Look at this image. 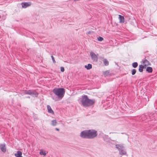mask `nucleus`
I'll use <instances>...</instances> for the list:
<instances>
[{
    "label": "nucleus",
    "mask_w": 157,
    "mask_h": 157,
    "mask_svg": "<svg viewBox=\"0 0 157 157\" xmlns=\"http://www.w3.org/2000/svg\"><path fill=\"white\" fill-rule=\"evenodd\" d=\"M40 154L41 155H44V156H45L46 155V154L45 152H44L43 151H41L40 152Z\"/></svg>",
    "instance_id": "nucleus-22"
},
{
    "label": "nucleus",
    "mask_w": 157,
    "mask_h": 157,
    "mask_svg": "<svg viewBox=\"0 0 157 157\" xmlns=\"http://www.w3.org/2000/svg\"><path fill=\"white\" fill-rule=\"evenodd\" d=\"M136 70L135 69H133L131 70V73L132 74V75H134L136 72Z\"/></svg>",
    "instance_id": "nucleus-21"
},
{
    "label": "nucleus",
    "mask_w": 157,
    "mask_h": 157,
    "mask_svg": "<svg viewBox=\"0 0 157 157\" xmlns=\"http://www.w3.org/2000/svg\"><path fill=\"white\" fill-rule=\"evenodd\" d=\"M60 71L61 72H64V68L63 67H60Z\"/></svg>",
    "instance_id": "nucleus-26"
},
{
    "label": "nucleus",
    "mask_w": 157,
    "mask_h": 157,
    "mask_svg": "<svg viewBox=\"0 0 157 157\" xmlns=\"http://www.w3.org/2000/svg\"><path fill=\"white\" fill-rule=\"evenodd\" d=\"M90 55L92 59L93 60V61L95 62L97 61L98 59V56L95 54V53L93 52H90Z\"/></svg>",
    "instance_id": "nucleus-6"
},
{
    "label": "nucleus",
    "mask_w": 157,
    "mask_h": 157,
    "mask_svg": "<svg viewBox=\"0 0 157 157\" xmlns=\"http://www.w3.org/2000/svg\"><path fill=\"white\" fill-rule=\"evenodd\" d=\"M132 67L134 68H136L138 65L137 63L135 62L133 63L132 64Z\"/></svg>",
    "instance_id": "nucleus-20"
},
{
    "label": "nucleus",
    "mask_w": 157,
    "mask_h": 157,
    "mask_svg": "<svg viewBox=\"0 0 157 157\" xmlns=\"http://www.w3.org/2000/svg\"><path fill=\"white\" fill-rule=\"evenodd\" d=\"M85 67L87 70H90L92 68V66L90 64H88L87 65H85Z\"/></svg>",
    "instance_id": "nucleus-18"
},
{
    "label": "nucleus",
    "mask_w": 157,
    "mask_h": 157,
    "mask_svg": "<svg viewBox=\"0 0 157 157\" xmlns=\"http://www.w3.org/2000/svg\"><path fill=\"white\" fill-rule=\"evenodd\" d=\"M57 122L56 120H53L51 121V125L53 126H55L57 124Z\"/></svg>",
    "instance_id": "nucleus-19"
},
{
    "label": "nucleus",
    "mask_w": 157,
    "mask_h": 157,
    "mask_svg": "<svg viewBox=\"0 0 157 157\" xmlns=\"http://www.w3.org/2000/svg\"><path fill=\"white\" fill-rule=\"evenodd\" d=\"M146 71L148 73H151L153 71V69L151 67H148L147 68Z\"/></svg>",
    "instance_id": "nucleus-16"
},
{
    "label": "nucleus",
    "mask_w": 157,
    "mask_h": 157,
    "mask_svg": "<svg viewBox=\"0 0 157 157\" xmlns=\"http://www.w3.org/2000/svg\"><path fill=\"white\" fill-rule=\"evenodd\" d=\"M88 133V130H84L81 132L80 136L83 138L89 139V134Z\"/></svg>",
    "instance_id": "nucleus-5"
},
{
    "label": "nucleus",
    "mask_w": 157,
    "mask_h": 157,
    "mask_svg": "<svg viewBox=\"0 0 157 157\" xmlns=\"http://www.w3.org/2000/svg\"><path fill=\"white\" fill-rule=\"evenodd\" d=\"M53 92L59 98L62 99L64 96L65 90L63 88H55L53 90Z\"/></svg>",
    "instance_id": "nucleus-2"
},
{
    "label": "nucleus",
    "mask_w": 157,
    "mask_h": 157,
    "mask_svg": "<svg viewBox=\"0 0 157 157\" xmlns=\"http://www.w3.org/2000/svg\"><path fill=\"white\" fill-rule=\"evenodd\" d=\"M98 40L100 41H101L102 40H103V38L99 36L98 37Z\"/></svg>",
    "instance_id": "nucleus-23"
},
{
    "label": "nucleus",
    "mask_w": 157,
    "mask_h": 157,
    "mask_svg": "<svg viewBox=\"0 0 157 157\" xmlns=\"http://www.w3.org/2000/svg\"><path fill=\"white\" fill-rule=\"evenodd\" d=\"M142 61L144 64V66H146L151 65L147 59H144V60H143Z\"/></svg>",
    "instance_id": "nucleus-9"
},
{
    "label": "nucleus",
    "mask_w": 157,
    "mask_h": 157,
    "mask_svg": "<svg viewBox=\"0 0 157 157\" xmlns=\"http://www.w3.org/2000/svg\"><path fill=\"white\" fill-rule=\"evenodd\" d=\"M90 33V32H89L88 34H89Z\"/></svg>",
    "instance_id": "nucleus-31"
},
{
    "label": "nucleus",
    "mask_w": 157,
    "mask_h": 157,
    "mask_svg": "<svg viewBox=\"0 0 157 157\" xmlns=\"http://www.w3.org/2000/svg\"><path fill=\"white\" fill-rule=\"evenodd\" d=\"M31 93V95H32L33 97H37L38 96V93L35 90H32Z\"/></svg>",
    "instance_id": "nucleus-11"
},
{
    "label": "nucleus",
    "mask_w": 157,
    "mask_h": 157,
    "mask_svg": "<svg viewBox=\"0 0 157 157\" xmlns=\"http://www.w3.org/2000/svg\"><path fill=\"white\" fill-rule=\"evenodd\" d=\"M81 101L82 105L85 107L92 105L95 102L94 99H90L88 98L87 96L85 95H83L82 96Z\"/></svg>",
    "instance_id": "nucleus-1"
},
{
    "label": "nucleus",
    "mask_w": 157,
    "mask_h": 157,
    "mask_svg": "<svg viewBox=\"0 0 157 157\" xmlns=\"http://www.w3.org/2000/svg\"><path fill=\"white\" fill-rule=\"evenodd\" d=\"M109 71H105L104 73V75L105 76H107L109 73Z\"/></svg>",
    "instance_id": "nucleus-24"
},
{
    "label": "nucleus",
    "mask_w": 157,
    "mask_h": 157,
    "mask_svg": "<svg viewBox=\"0 0 157 157\" xmlns=\"http://www.w3.org/2000/svg\"><path fill=\"white\" fill-rule=\"evenodd\" d=\"M115 147L118 150L120 155H123L126 154V151L125 149V147L122 144H116Z\"/></svg>",
    "instance_id": "nucleus-3"
},
{
    "label": "nucleus",
    "mask_w": 157,
    "mask_h": 157,
    "mask_svg": "<svg viewBox=\"0 0 157 157\" xmlns=\"http://www.w3.org/2000/svg\"><path fill=\"white\" fill-rule=\"evenodd\" d=\"M90 33V32H89L88 34H89Z\"/></svg>",
    "instance_id": "nucleus-29"
},
{
    "label": "nucleus",
    "mask_w": 157,
    "mask_h": 157,
    "mask_svg": "<svg viewBox=\"0 0 157 157\" xmlns=\"http://www.w3.org/2000/svg\"><path fill=\"white\" fill-rule=\"evenodd\" d=\"M27 98H30V97H29V96H28V97H27Z\"/></svg>",
    "instance_id": "nucleus-28"
},
{
    "label": "nucleus",
    "mask_w": 157,
    "mask_h": 157,
    "mask_svg": "<svg viewBox=\"0 0 157 157\" xmlns=\"http://www.w3.org/2000/svg\"><path fill=\"white\" fill-rule=\"evenodd\" d=\"M103 61L105 65L107 66L109 64V62L106 59H103Z\"/></svg>",
    "instance_id": "nucleus-15"
},
{
    "label": "nucleus",
    "mask_w": 157,
    "mask_h": 157,
    "mask_svg": "<svg viewBox=\"0 0 157 157\" xmlns=\"http://www.w3.org/2000/svg\"><path fill=\"white\" fill-rule=\"evenodd\" d=\"M89 139H93L97 135V131L95 130H88Z\"/></svg>",
    "instance_id": "nucleus-4"
},
{
    "label": "nucleus",
    "mask_w": 157,
    "mask_h": 157,
    "mask_svg": "<svg viewBox=\"0 0 157 157\" xmlns=\"http://www.w3.org/2000/svg\"><path fill=\"white\" fill-rule=\"evenodd\" d=\"M22 7L23 8H25L31 6V2H24L21 3Z\"/></svg>",
    "instance_id": "nucleus-7"
},
{
    "label": "nucleus",
    "mask_w": 157,
    "mask_h": 157,
    "mask_svg": "<svg viewBox=\"0 0 157 157\" xmlns=\"http://www.w3.org/2000/svg\"><path fill=\"white\" fill-rule=\"evenodd\" d=\"M32 91V90H25L24 91V94H29L30 95H31V93Z\"/></svg>",
    "instance_id": "nucleus-17"
},
{
    "label": "nucleus",
    "mask_w": 157,
    "mask_h": 157,
    "mask_svg": "<svg viewBox=\"0 0 157 157\" xmlns=\"http://www.w3.org/2000/svg\"><path fill=\"white\" fill-rule=\"evenodd\" d=\"M90 33V32H89L88 34H89Z\"/></svg>",
    "instance_id": "nucleus-30"
},
{
    "label": "nucleus",
    "mask_w": 157,
    "mask_h": 157,
    "mask_svg": "<svg viewBox=\"0 0 157 157\" xmlns=\"http://www.w3.org/2000/svg\"><path fill=\"white\" fill-rule=\"evenodd\" d=\"M119 20L120 23H124V18L123 16L120 15H119Z\"/></svg>",
    "instance_id": "nucleus-12"
},
{
    "label": "nucleus",
    "mask_w": 157,
    "mask_h": 157,
    "mask_svg": "<svg viewBox=\"0 0 157 157\" xmlns=\"http://www.w3.org/2000/svg\"><path fill=\"white\" fill-rule=\"evenodd\" d=\"M47 109L48 113H53L54 112L52 110L51 106L49 105H47Z\"/></svg>",
    "instance_id": "nucleus-14"
},
{
    "label": "nucleus",
    "mask_w": 157,
    "mask_h": 157,
    "mask_svg": "<svg viewBox=\"0 0 157 157\" xmlns=\"http://www.w3.org/2000/svg\"><path fill=\"white\" fill-rule=\"evenodd\" d=\"M22 152L20 151H17V153H16L14 154V155L16 157H23L22 156Z\"/></svg>",
    "instance_id": "nucleus-10"
},
{
    "label": "nucleus",
    "mask_w": 157,
    "mask_h": 157,
    "mask_svg": "<svg viewBox=\"0 0 157 157\" xmlns=\"http://www.w3.org/2000/svg\"><path fill=\"white\" fill-rule=\"evenodd\" d=\"M0 149L3 152L6 151V147L5 144L0 145Z\"/></svg>",
    "instance_id": "nucleus-8"
},
{
    "label": "nucleus",
    "mask_w": 157,
    "mask_h": 157,
    "mask_svg": "<svg viewBox=\"0 0 157 157\" xmlns=\"http://www.w3.org/2000/svg\"><path fill=\"white\" fill-rule=\"evenodd\" d=\"M139 71L140 72H142L143 71V69L144 68V66L142 65H140L139 66Z\"/></svg>",
    "instance_id": "nucleus-13"
},
{
    "label": "nucleus",
    "mask_w": 157,
    "mask_h": 157,
    "mask_svg": "<svg viewBox=\"0 0 157 157\" xmlns=\"http://www.w3.org/2000/svg\"><path fill=\"white\" fill-rule=\"evenodd\" d=\"M56 130H57V131H59V128H56Z\"/></svg>",
    "instance_id": "nucleus-27"
},
{
    "label": "nucleus",
    "mask_w": 157,
    "mask_h": 157,
    "mask_svg": "<svg viewBox=\"0 0 157 157\" xmlns=\"http://www.w3.org/2000/svg\"><path fill=\"white\" fill-rule=\"evenodd\" d=\"M51 58H52V61H53V63H55L56 62V61L55 60V59L54 58V57L53 56H51Z\"/></svg>",
    "instance_id": "nucleus-25"
}]
</instances>
